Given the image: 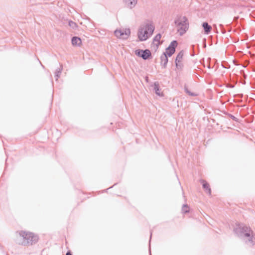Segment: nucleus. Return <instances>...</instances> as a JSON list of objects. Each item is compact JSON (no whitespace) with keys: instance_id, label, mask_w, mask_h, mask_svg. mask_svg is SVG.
I'll return each instance as SVG.
<instances>
[{"instance_id":"obj_1","label":"nucleus","mask_w":255,"mask_h":255,"mask_svg":"<svg viewBox=\"0 0 255 255\" xmlns=\"http://www.w3.org/2000/svg\"><path fill=\"white\" fill-rule=\"evenodd\" d=\"M235 234L241 239L244 240L246 243L250 246L255 244V238L253 235V231L249 227L243 224H237L234 229Z\"/></svg>"},{"instance_id":"obj_2","label":"nucleus","mask_w":255,"mask_h":255,"mask_svg":"<svg viewBox=\"0 0 255 255\" xmlns=\"http://www.w3.org/2000/svg\"><path fill=\"white\" fill-rule=\"evenodd\" d=\"M38 239V236L32 233L21 231L16 237L15 242L19 245L27 246L36 244Z\"/></svg>"},{"instance_id":"obj_3","label":"nucleus","mask_w":255,"mask_h":255,"mask_svg":"<svg viewBox=\"0 0 255 255\" xmlns=\"http://www.w3.org/2000/svg\"><path fill=\"white\" fill-rule=\"evenodd\" d=\"M154 29V26L151 21H148L142 24L140 26L137 33L138 37L140 41H145L150 37L152 35Z\"/></svg>"},{"instance_id":"obj_4","label":"nucleus","mask_w":255,"mask_h":255,"mask_svg":"<svg viewBox=\"0 0 255 255\" xmlns=\"http://www.w3.org/2000/svg\"><path fill=\"white\" fill-rule=\"evenodd\" d=\"M175 23L177 27V31L180 35L184 34L188 29V19L185 16H178L175 19Z\"/></svg>"},{"instance_id":"obj_5","label":"nucleus","mask_w":255,"mask_h":255,"mask_svg":"<svg viewBox=\"0 0 255 255\" xmlns=\"http://www.w3.org/2000/svg\"><path fill=\"white\" fill-rule=\"evenodd\" d=\"M130 31L129 28L116 30L115 31V34L118 38L127 39L130 35Z\"/></svg>"},{"instance_id":"obj_6","label":"nucleus","mask_w":255,"mask_h":255,"mask_svg":"<svg viewBox=\"0 0 255 255\" xmlns=\"http://www.w3.org/2000/svg\"><path fill=\"white\" fill-rule=\"evenodd\" d=\"M135 54L144 60H146L151 56L150 51L148 49L140 50L137 49L135 51Z\"/></svg>"},{"instance_id":"obj_7","label":"nucleus","mask_w":255,"mask_h":255,"mask_svg":"<svg viewBox=\"0 0 255 255\" xmlns=\"http://www.w3.org/2000/svg\"><path fill=\"white\" fill-rule=\"evenodd\" d=\"M201 183L202 184L203 188L205 189L206 193L209 195L211 194V190L209 184L204 180H201Z\"/></svg>"},{"instance_id":"obj_8","label":"nucleus","mask_w":255,"mask_h":255,"mask_svg":"<svg viewBox=\"0 0 255 255\" xmlns=\"http://www.w3.org/2000/svg\"><path fill=\"white\" fill-rule=\"evenodd\" d=\"M160 59L161 65L163 68H165L168 63V58L165 53H163L161 56Z\"/></svg>"},{"instance_id":"obj_9","label":"nucleus","mask_w":255,"mask_h":255,"mask_svg":"<svg viewBox=\"0 0 255 255\" xmlns=\"http://www.w3.org/2000/svg\"><path fill=\"white\" fill-rule=\"evenodd\" d=\"M127 6L129 8L135 6L137 3V0H124Z\"/></svg>"},{"instance_id":"obj_10","label":"nucleus","mask_w":255,"mask_h":255,"mask_svg":"<svg viewBox=\"0 0 255 255\" xmlns=\"http://www.w3.org/2000/svg\"><path fill=\"white\" fill-rule=\"evenodd\" d=\"M202 26L204 30V32L206 34H208L211 31L212 27L209 25V24L206 22H203L202 24Z\"/></svg>"},{"instance_id":"obj_11","label":"nucleus","mask_w":255,"mask_h":255,"mask_svg":"<svg viewBox=\"0 0 255 255\" xmlns=\"http://www.w3.org/2000/svg\"><path fill=\"white\" fill-rule=\"evenodd\" d=\"M81 42V39L78 37H73L72 38V43L73 45L80 46Z\"/></svg>"},{"instance_id":"obj_12","label":"nucleus","mask_w":255,"mask_h":255,"mask_svg":"<svg viewBox=\"0 0 255 255\" xmlns=\"http://www.w3.org/2000/svg\"><path fill=\"white\" fill-rule=\"evenodd\" d=\"M62 71V67L61 65L60 66V67L59 68H57L56 70V71L55 73V77L56 80H57L58 79L60 76Z\"/></svg>"},{"instance_id":"obj_13","label":"nucleus","mask_w":255,"mask_h":255,"mask_svg":"<svg viewBox=\"0 0 255 255\" xmlns=\"http://www.w3.org/2000/svg\"><path fill=\"white\" fill-rule=\"evenodd\" d=\"M183 56V52L180 51L177 55L175 63L181 62Z\"/></svg>"},{"instance_id":"obj_14","label":"nucleus","mask_w":255,"mask_h":255,"mask_svg":"<svg viewBox=\"0 0 255 255\" xmlns=\"http://www.w3.org/2000/svg\"><path fill=\"white\" fill-rule=\"evenodd\" d=\"M161 35L160 34H157L154 37V39H153V41L154 42H157V43L156 44L157 45H158L160 44V40L161 39Z\"/></svg>"},{"instance_id":"obj_15","label":"nucleus","mask_w":255,"mask_h":255,"mask_svg":"<svg viewBox=\"0 0 255 255\" xmlns=\"http://www.w3.org/2000/svg\"><path fill=\"white\" fill-rule=\"evenodd\" d=\"M177 46V42L176 40H173L170 43V44L169 45V46L168 47V48L169 49H172L173 50H175V48Z\"/></svg>"},{"instance_id":"obj_16","label":"nucleus","mask_w":255,"mask_h":255,"mask_svg":"<svg viewBox=\"0 0 255 255\" xmlns=\"http://www.w3.org/2000/svg\"><path fill=\"white\" fill-rule=\"evenodd\" d=\"M182 211L184 214L187 213L189 212V207L187 205V204L183 205L182 208Z\"/></svg>"},{"instance_id":"obj_17","label":"nucleus","mask_w":255,"mask_h":255,"mask_svg":"<svg viewBox=\"0 0 255 255\" xmlns=\"http://www.w3.org/2000/svg\"><path fill=\"white\" fill-rule=\"evenodd\" d=\"M175 50H173L172 49H169L168 48H166V52H165L166 54V55H168V56H171L174 52Z\"/></svg>"},{"instance_id":"obj_18","label":"nucleus","mask_w":255,"mask_h":255,"mask_svg":"<svg viewBox=\"0 0 255 255\" xmlns=\"http://www.w3.org/2000/svg\"><path fill=\"white\" fill-rule=\"evenodd\" d=\"M224 114H226V115H227L229 117L231 118L234 121H235V122H238V118L235 117L234 115H232V114H231L230 113H227V112H224Z\"/></svg>"},{"instance_id":"obj_19","label":"nucleus","mask_w":255,"mask_h":255,"mask_svg":"<svg viewBox=\"0 0 255 255\" xmlns=\"http://www.w3.org/2000/svg\"><path fill=\"white\" fill-rule=\"evenodd\" d=\"M69 25L73 29H75L77 26V24L72 21H69Z\"/></svg>"},{"instance_id":"obj_20","label":"nucleus","mask_w":255,"mask_h":255,"mask_svg":"<svg viewBox=\"0 0 255 255\" xmlns=\"http://www.w3.org/2000/svg\"><path fill=\"white\" fill-rule=\"evenodd\" d=\"M154 89L155 91L156 94L159 96L160 94L159 93V88L158 87V84H156V83L154 84Z\"/></svg>"},{"instance_id":"obj_21","label":"nucleus","mask_w":255,"mask_h":255,"mask_svg":"<svg viewBox=\"0 0 255 255\" xmlns=\"http://www.w3.org/2000/svg\"><path fill=\"white\" fill-rule=\"evenodd\" d=\"M176 67L178 69H181L183 67V65L181 62L175 63Z\"/></svg>"},{"instance_id":"obj_22","label":"nucleus","mask_w":255,"mask_h":255,"mask_svg":"<svg viewBox=\"0 0 255 255\" xmlns=\"http://www.w3.org/2000/svg\"><path fill=\"white\" fill-rule=\"evenodd\" d=\"M66 255H72V254L70 251H68L66 253Z\"/></svg>"},{"instance_id":"obj_23","label":"nucleus","mask_w":255,"mask_h":255,"mask_svg":"<svg viewBox=\"0 0 255 255\" xmlns=\"http://www.w3.org/2000/svg\"><path fill=\"white\" fill-rule=\"evenodd\" d=\"M151 236H152V232H150V240L151 239ZM150 240L149 241V242H150Z\"/></svg>"},{"instance_id":"obj_24","label":"nucleus","mask_w":255,"mask_h":255,"mask_svg":"<svg viewBox=\"0 0 255 255\" xmlns=\"http://www.w3.org/2000/svg\"><path fill=\"white\" fill-rule=\"evenodd\" d=\"M234 96H239V95H234ZM241 96H243L242 95H241Z\"/></svg>"},{"instance_id":"obj_25","label":"nucleus","mask_w":255,"mask_h":255,"mask_svg":"<svg viewBox=\"0 0 255 255\" xmlns=\"http://www.w3.org/2000/svg\"><path fill=\"white\" fill-rule=\"evenodd\" d=\"M191 96H195L193 94H191Z\"/></svg>"}]
</instances>
